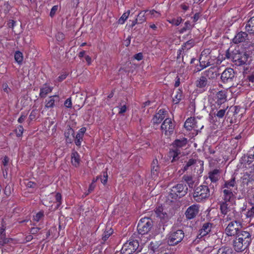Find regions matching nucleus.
Segmentation results:
<instances>
[{
	"mask_svg": "<svg viewBox=\"0 0 254 254\" xmlns=\"http://www.w3.org/2000/svg\"><path fill=\"white\" fill-rule=\"evenodd\" d=\"M251 234L247 231L241 230L236 235L233 246L237 252H242L248 248L252 242Z\"/></svg>",
	"mask_w": 254,
	"mask_h": 254,
	"instance_id": "1",
	"label": "nucleus"
},
{
	"mask_svg": "<svg viewBox=\"0 0 254 254\" xmlns=\"http://www.w3.org/2000/svg\"><path fill=\"white\" fill-rule=\"evenodd\" d=\"M141 250L142 247L139 245L138 241L136 240H129L123 246L121 253L123 254H132L134 252L138 253Z\"/></svg>",
	"mask_w": 254,
	"mask_h": 254,
	"instance_id": "2",
	"label": "nucleus"
},
{
	"mask_svg": "<svg viewBox=\"0 0 254 254\" xmlns=\"http://www.w3.org/2000/svg\"><path fill=\"white\" fill-rule=\"evenodd\" d=\"M235 78V73L233 69L231 68H226L221 75V81L224 86L223 88L228 89L231 87Z\"/></svg>",
	"mask_w": 254,
	"mask_h": 254,
	"instance_id": "3",
	"label": "nucleus"
},
{
	"mask_svg": "<svg viewBox=\"0 0 254 254\" xmlns=\"http://www.w3.org/2000/svg\"><path fill=\"white\" fill-rule=\"evenodd\" d=\"M214 60H217V62L218 61L216 58H212L210 49H204L201 52L199 58L200 66L201 67V69L214 64L215 63Z\"/></svg>",
	"mask_w": 254,
	"mask_h": 254,
	"instance_id": "4",
	"label": "nucleus"
},
{
	"mask_svg": "<svg viewBox=\"0 0 254 254\" xmlns=\"http://www.w3.org/2000/svg\"><path fill=\"white\" fill-rule=\"evenodd\" d=\"M210 195V190L207 186L201 185L194 190L193 196L197 202H200L206 199Z\"/></svg>",
	"mask_w": 254,
	"mask_h": 254,
	"instance_id": "5",
	"label": "nucleus"
},
{
	"mask_svg": "<svg viewBox=\"0 0 254 254\" xmlns=\"http://www.w3.org/2000/svg\"><path fill=\"white\" fill-rule=\"evenodd\" d=\"M188 188L182 184H178L172 187L168 195L169 198L176 199L178 197H181L187 194Z\"/></svg>",
	"mask_w": 254,
	"mask_h": 254,
	"instance_id": "6",
	"label": "nucleus"
},
{
	"mask_svg": "<svg viewBox=\"0 0 254 254\" xmlns=\"http://www.w3.org/2000/svg\"><path fill=\"white\" fill-rule=\"evenodd\" d=\"M153 226L152 220L147 217L141 218L137 225V231L140 234H147Z\"/></svg>",
	"mask_w": 254,
	"mask_h": 254,
	"instance_id": "7",
	"label": "nucleus"
},
{
	"mask_svg": "<svg viewBox=\"0 0 254 254\" xmlns=\"http://www.w3.org/2000/svg\"><path fill=\"white\" fill-rule=\"evenodd\" d=\"M184 237V233L181 230H172L169 234L168 243L170 246H174L181 242Z\"/></svg>",
	"mask_w": 254,
	"mask_h": 254,
	"instance_id": "8",
	"label": "nucleus"
},
{
	"mask_svg": "<svg viewBox=\"0 0 254 254\" xmlns=\"http://www.w3.org/2000/svg\"><path fill=\"white\" fill-rule=\"evenodd\" d=\"M240 225L237 221L231 222L226 227L225 232L229 236H236L241 231Z\"/></svg>",
	"mask_w": 254,
	"mask_h": 254,
	"instance_id": "9",
	"label": "nucleus"
},
{
	"mask_svg": "<svg viewBox=\"0 0 254 254\" xmlns=\"http://www.w3.org/2000/svg\"><path fill=\"white\" fill-rule=\"evenodd\" d=\"M249 56L246 54H241L240 53L235 54L233 57V61L237 66L245 65L249 64L248 61Z\"/></svg>",
	"mask_w": 254,
	"mask_h": 254,
	"instance_id": "10",
	"label": "nucleus"
},
{
	"mask_svg": "<svg viewBox=\"0 0 254 254\" xmlns=\"http://www.w3.org/2000/svg\"><path fill=\"white\" fill-rule=\"evenodd\" d=\"M161 129L167 135L172 134L175 128V124L171 119L167 118L165 120L161 125Z\"/></svg>",
	"mask_w": 254,
	"mask_h": 254,
	"instance_id": "11",
	"label": "nucleus"
},
{
	"mask_svg": "<svg viewBox=\"0 0 254 254\" xmlns=\"http://www.w3.org/2000/svg\"><path fill=\"white\" fill-rule=\"evenodd\" d=\"M184 127L188 130L194 129L196 131L201 129L203 127V125L201 126L198 125L197 121L194 118H188L184 124Z\"/></svg>",
	"mask_w": 254,
	"mask_h": 254,
	"instance_id": "12",
	"label": "nucleus"
},
{
	"mask_svg": "<svg viewBox=\"0 0 254 254\" xmlns=\"http://www.w3.org/2000/svg\"><path fill=\"white\" fill-rule=\"evenodd\" d=\"M210 82L203 75L197 78L195 81V84L196 87L201 91H205L207 90Z\"/></svg>",
	"mask_w": 254,
	"mask_h": 254,
	"instance_id": "13",
	"label": "nucleus"
},
{
	"mask_svg": "<svg viewBox=\"0 0 254 254\" xmlns=\"http://www.w3.org/2000/svg\"><path fill=\"white\" fill-rule=\"evenodd\" d=\"M199 207L197 205L193 204L188 207L185 212L186 217L188 219L194 218L198 213Z\"/></svg>",
	"mask_w": 254,
	"mask_h": 254,
	"instance_id": "14",
	"label": "nucleus"
},
{
	"mask_svg": "<svg viewBox=\"0 0 254 254\" xmlns=\"http://www.w3.org/2000/svg\"><path fill=\"white\" fill-rule=\"evenodd\" d=\"M201 74L208 80L215 79L218 75L217 69L215 67H210L202 72Z\"/></svg>",
	"mask_w": 254,
	"mask_h": 254,
	"instance_id": "15",
	"label": "nucleus"
},
{
	"mask_svg": "<svg viewBox=\"0 0 254 254\" xmlns=\"http://www.w3.org/2000/svg\"><path fill=\"white\" fill-rule=\"evenodd\" d=\"M212 227V224L209 223H205L202 226V228L199 231V234L197 236L198 239H201L207 235L210 231Z\"/></svg>",
	"mask_w": 254,
	"mask_h": 254,
	"instance_id": "16",
	"label": "nucleus"
},
{
	"mask_svg": "<svg viewBox=\"0 0 254 254\" xmlns=\"http://www.w3.org/2000/svg\"><path fill=\"white\" fill-rule=\"evenodd\" d=\"M155 213L157 216L162 221H166L169 219L168 213L161 206H159L155 208Z\"/></svg>",
	"mask_w": 254,
	"mask_h": 254,
	"instance_id": "17",
	"label": "nucleus"
},
{
	"mask_svg": "<svg viewBox=\"0 0 254 254\" xmlns=\"http://www.w3.org/2000/svg\"><path fill=\"white\" fill-rule=\"evenodd\" d=\"M60 101V97L57 95L50 96L48 100L46 101L45 107L52 108L54 107L55 103Z\"/></svg>",
	"mask_w": 254,
	"mask_h": 254,
	"instance_id": "18",
	"label": "nucleus"
},
{
	"mask_svg": "<svg viewBox=\"0 0 254 254\" xmlns=\"http://www.w3.org/2000/svg\"><path fill=\"white\" fill-rule=\"evenodd\" d=\"M223 189L227 190H232L235 191L237 189V186L235 181V178H233L229 181H226L223 187Z\"/></svg>",
	"mask_w": 254,
	"mask_h": 254,
	"instance_id": "19",
	"label": "nucleus"
},
{
	"mask_svg": "<svg viewBox=\"0 0 254 254\" xmlns=\"http://www.w3.org/2000/svg\"><path fill=\"white\" fill-rule=\"evenodd\" d=\"M64 136L67 143H72L74 139V131L73 129L69 127L65 131Z\"/></svg>",
	"mask_w": 254,
	"mask_h": 254,
	"instance_id": "20",
	"label": "nucleus"
},
{
	"mask_svg": "<svg viewBox=\"0 0 254 254\" xmlns=\"http://www.w3.org/2000/svg\"><path fill=\"white\" fill-rule=\"evenodd\" d=\"M151 175L153 178H155L158 176L159 172V166L158 165V162L156 159L153 160L151 168Z\"/></svg>",
	"mask_w": 254,
	"mask_h": 254,
	"instance_id": "21",
	"label": "nucleus"
},
{
	"mask_svg": "<svg viewBox=\"0 0 254 254\" xmlns=\"http://www.w3.org/2000/svg\"><path fill=\"white\" fill-rule=\"evenodd\" d=\"M248 34L244 32H240L238 33L233 38V42L235 44L241 43L245 41L247 39Z\"/></svg>",
	"mask_w": 254,
	"mask_h": 254,
	"instance_id": "22",
	"label": "nucleus"
},
{
	"mask_svg": "<svg viewBox=\"0 0 254 254\" xmlns=\"http://www.w3.org/2000/svg\"><path fill=\"white\" fill-rule=\"evenodd\" d=\"M165 111L164 110H160L157 113H156L152 121L153 124H158L164 119V114Z\"/></svg>",
	"mask_w": 254,
	"mask_h": 254,
	"instance_id": "23",
	"label": "nucleus"
},
{
	"mask_svg": "<svg viewBox=\"0 0 254 254\" xmlns=\"http://www.w3.org/2000/svg\"><path fill=\"white\" fill-rule=\"evenodd\" d=\"M53 87L48 85L47 84H45L40 88V97L41 98H45L47 95L52 92Z\"/></svg>",
	"mask_w": 254,
	"mask_h": 254,
	"instance_id": "24",
	"label": "nucleus"
},
{
	"mask_svg": "<svg viewBox=\"0 0 254 254\" xmlns=\"http://www.w3.org/2000/svg\"><path fill=\"white\" fill-rule=\"evenodd\" d=\"M216 98L217 99L216 104H217L218 106H219L224 103L226 100L225 92L224 91H220L217 92L216 95Z\"/></svg>",
	"mask_w": 254,
	"mask_h": 254,
	"instance_id": "25",
	"label": "nucleus"
},
{
	"mask_svg": "<svg viewBox=\"0 0 254 254\" xmlns=\"http://www.w3.org/2000/svg\"><path fill=\"white\" fill-rule=\"evenodd\" d=\"M232 205V202L224 201L220 205V209L221 212L224 214H227L231 210V206Z\"/></svg>",
	"mask_w": 254,
	"mask_h": 254,
	"instance_id": "26",
	"label": "nucleus"
},
{
	"mask_svg": "<svg viewBox=\"0 0 254 254\" xmlns=\"http://www.w3.org/2000/svg\"><path fill=\"white\" fill-rule=\"evenodd\" d=\"M235 191L232 190H227L224 189L223 192V199L225 201L232 202L231 200L233 199L234 194Z\"/></svg>",
	"mask_w": 254,
	"mask_h": 254,
	"instance_id": "27",
	"label": "nucleus"
},
{
	"mask_svg": "<svg viewBox=\"0 0 254 254\" xmlns=\"http://www.w3.org/2000/svg\"><path fill=\"white\" fill-rule=\"evenodd\" d=\"M71 162L72 164L75 167L79 165L80 162V156L77 152L74 151L71 153Z\"/></svg>",
	"mask_w": 254,
	"mask_h": 254,
	"instance_id": "28",
	"label": "nucleus"
},
{
	"mask_svg": "<svg viewBox=\"0 0 254 254\" xmlns=\"http://www.w3.org/2000/svg\"><path fill=\"white\" fill-rule=\"evenodd\" d=\"M219 171L217 169H214L209 173V178L213 183L216 182L220 178Z\"/></svg>",
	"mask_w": 254,
	"mask_h": 254,
	"instance_id": "29",
	"label": "nucleus"
},
{
	"mask_svg": "<svg viewBox=\"0 0 254 254\" xmlns=\"http://www.w3.org/2000/svg\"><path fill=\"white\" fill-rule=\"evenodd\" d=\"M197 161L193 159H190L189 160V161L187 162L186 165L184 167L183 171H187L190 167H192V166H194L197 163ZM198 163L199 164L200 167L201 168L203 166V163H201L200 161H198Z\"/></svg>",
	"mask_w": 254,
	"mask_h": 254,
	"instance_id": "30",
	"label": "nucleus"
},
{
	"mask_svg": "<svg viewBox=\"0 0 254 254\" xmlns=\"http://www.w3.org/2000/svg\"><path fill=\"white\" fill-rule=\"evenodd\" d=\"M245 28L247 32L251 34H254V16L248 21Z\"/></svg>",
	"mask_w": 254,
	"mask_h": 254,
	"instance_id": "31",
	"label": "nucleus"
},
{
	"mask_svg": "<svg viewBox=\"0 0 254 254\" xmlns=\"http://www.w3.org/2000/svg\"><path fill=\"white\" fill-rule=\"evenodd\" d=\"M181 152L178 148L172 150H170L169 153V156L170 157H172V162L177 160L179 158V155L180 154Z\"/></svg>",
	"mask_w": 254,
	"mask_h": 254,
	"instance_id": "32",
	"label": "nucleus"
},
{
	"mask_svg": "<svg viewBox=\"0 0 254 254\" xmlns=\"http://www.w3.org/2000/svg\"><path fill=\"white\" fill-rule=\"evenodd\" d=\"M187 143V140L185 138L178 139L174 141V146L177 147H182L185 146Z\"/></svg>",
	"mask_w": 254,
	"mask_h": 254,
	"instance_id": "33",
	"label": "nucleus"
},
{
	"mask_svg": "<svg viewBox=\"0 0 254 254\" xmlns=\"http://www.w3.org/2000/svg\"><path fill=\"white\" fill-rule=\"evenodd\" d=\"M183 180L188 185L190 188H193L194 181H193L192 176L185 175L183 177Z\"/></svg>",
	"mask_w": 254,
	"mask_h": 254,
	"instance_id": "34",
	"label": "nucleus"
},
{
	"mask_svg": "<svg viewBox=\"0 0 254 254\" xmlns=\"http://www.w3.org/2000/svg\"><path fill=\"white\" fill-rule=\"evenodd\" d=\"M232 250L229 247H222L217 251V254H232Z\"/></svg>",
	"mask_w": 254,
	"mask_h": 254,
	"instance_id": "35",
	"label": "nucleus"
},
{
	"mask_svg": "<svg viewBox=\"0 0 254 254\" xmlns=\"http://www.w3.org/2000/svg\"><path fill=\"white\" fill-rule=\"evenodd\" d=\"M146 12H148L146 11H140L139 14L137 15L136 19L138 21V23H142L146 20V18L145 16V14Z\"/></svg>",
	"mask_w": 254,
	"mask_h": 254,
	"instance_id": "36",
	"label": "nucleus"
},
{
	"mask_svg": "<svg viewBox=\"0 0 254 254\" xmlns=\"http://www.w3.org/2000/svg\"><path fill=\"white\" fill-rule=\"evenodd\" d=\"M194 25H191L189 21H187L185 23L184 27L180 30V32L181 33H183L188 30L191 29L194 27Z\"/></svg>",
	"mask_w": 254,
	"mask_h": 254,
	"instance_id": "37",
	"label": "nucleus"
},
{
	"mask_svg": "<svg viewBox=\"0 0 254 254\" xmlns=\"http://www.w3.org/2000/svg\"><path fill=\"white\" fill-rule=\"evenodd\" d=\"M228 107V106L224 107L222 109L218 110L216 113H215V115L219 119L223 118L225 114Z\"/></svg>",
	"mask_w": 254,
	"mask_h": 254,
	"instance_id": "38",
	"label": "nucleus"
},
{
	"mask_svg": "<svg viewBox=\"0 0 254 254\" xmlns=\"http://www.w3.org/2000/svg\"><path fill=\"white\" fill-rule=\"evenodd\" d=\"M182 97V93L181 91H178L176 92V94L174 96V97L173 98V101L174 104H177L181 100Z\"/></svg>",
	"mask_w": 254,
	"mask_h": 254,
	"instance_id": "39",
	"label": "nucleus"
},
{
	"mask_svg": "<svg viewBox=\"0 0 254 254\" xmlns=\"http://www.w3.org/2000/svg\"><path fill=\"white\" fill-rule=\"evenodd\" d=\"M130 11L129 10H127V12L123 13L122 16L119 20V23L123 24L124 23L125 21L127 19Z\"/></svg>",
	"mask_w": 254,
	"mask_h": 254,
	"instance_id": "40",
	"label": "nucleus"
},
{
	"mask_svg": "<svg viewBox=\"0 0 254 254\" xmlns=\"http://www.w3.org/2000/svg\"><path fill=\"white\" fill-rule=\"evenodd\" d=\"M83 135L77 133L76 136H74V141L76 145L80 146L81 145V141L83 140Z\"/></svg>",
	"mask_w": 254,
	"mask_h": 254,
	"instance_id": "41",
	"label": "nucleus"
},
{
	"mask_svg": "<svg viewBox=\"0 0 254 254\" xmlns=\"http://www.w3.org/2000/svg\"><path fill=\"white\" fill-rule=\"evenodd\" d=\"M14 59L18 64L21 63L23 60L22 54L19 51H17L14 54Z\"/></svg>",
	"mask_w": 254,
	"mask_h": 254,
	"instance_id": "42",
	"label": "nucleus"
},
{
	"mask_svg": "<svg viewBox=\"0 0 254 254\" xmlns=\"http://www.w3.org/2000/svg\"><path fill=\"white\" fill-rule=\"evenodd\" d=\"M168 21L175 26H179L182 22L183 19L181 17H178L177 19L168 20Z\"/></svg>",
	"mask_w": 254,
	"mask_h": 254,
	"instance_id": "43",
	"label": "nucleus"
},
{
	"mask_svg": "<svg viewBox=\"0 0 254 254\" xmlns=\"http://www.w3.org/2000/svg\"><path fill=\"white\" fill-rule=\"evenodd\" d=\"M11 240L7 239L5 238V234H0V245H4L5 244L8 243Z\"/></svg>",
	"mask_w": 254,
	"mask_h": 254,
	"instance_id": "44",
	"label": "nucleus"
},
{
	"mask_svg": "<svg viewBox=\"0 0 254 254\" xmlns=\"http://www.w3.org/2000/svg\"><path fill=\"white\" fill-rule=\"evenodd\" d=\"M113 232V231L111 228H110L109 230L105 231L103 235L102 240L104 241H106L112 234Z\"/></svg>",
	"mask_w": 254,
	"mask_h": 254,
	"instance_id": "45",
	"label": "nucleus"
},
{
	"mask_svg": "<svg viewBox=\"0 0 254 254\" xmlns=\"http://www.w3.org/2000/svg\"><path fill=\"white\" fill-rule=\"evenodd\" d=\"M194 45V41L192 39L187 41L183 46L184 50H189Z\"/></svg>",
	"mask_w": 254,
	"mask_h": 254,
	"instance_id": "46",
	"label": "nucleus"
},
{
	"mask_svg": "<svg viewBox=\"0 0 254 254\" xmlns=\"http://www.w3.org/2000/svg\"><path fill=\"white\" fill-rule=\"evenodd\" d=\"M235 216L234 212L231 210L227 214H224V219L227 221L233 220Z\"/></svg>",
	"mask_w": 254,
	"mask_h": 254,
	"instance_id": "47",
	"label": "nucleus"
},
{
	"mask_svg": "<svg viewBox=\"0 0 254 254\" xmlns=\"http://www.w3.org/2000/svg\"><path fill=\"white\" fill-rule=\"evenodd\" d=\"M151 15V18H158L161 16V13L154 9L146 10Z\"/></svg>",
	"mask_w": 254,
	"mask_h": 254,
	"instance_id": "48",
	"label": "nucleus"
},
{
	"mask_svg": "<svg viewBox=\"0 0 254 254\" xmlns=\"http://www.w3.org/2000/svg\"><path fill=\"white\" fill-rule=\"evenodd\" d=\"M99 179L101 180V183L105 185L108 180V174L107 172H103V174L100 177L99 176Z\"/></svg>",
	"mask_w": 254,
	"mask_h": 254,
	"instance_id": "49",
	"label": "nucleus"
},
{
	"mask_svg": "<svg viewBox=\"0 0 254 254\" xmlns=\"http://www.w3.org/2000/svg\"><path fill=\"white\" fill-rule=\"evenodd\" d=\"M57 205L56 206V208H58L62 204V196L61 194L59 193H57L55 196Z\"/></svg>",
	"mask_w": 254,
	"mask_h": 254,
	"instance_id": "50",
	"label": "nucleus"
},
{
	"mask_svg": "<svg viewBox=\"0 0 254 254\" xmlns=\"http://www.w3.org/2000/svg\"><path fill=\"white\" fill-rule=\"evenodd\" d=\"M12 189L11 186L9 185H7L5 187L4 192L6 196H8L10 195Z\"/></svg>",
	"mask_w": 254,
	"mask_h": 254,
	"instance_id": "51",
	"label": "nucleus"
},
{
	"mask_svg": "<svg viewBox=\"0 0 254 254\" xmlns=\"http://www.w3.org/2000/svg\"><path fill=\"white\" fill-rule=\"evenodd\" d=\"M246 216L247 218H251L254 216V206H253L250 210L247 212Z\"/></svg>",
	"mask_w": 254,
	"mask_h": 254,
	"instance_id": "52",
	"label": "nucleus"
},
{
	"mask_svg": "<svg viewBox=\"0 0 254 254\" xmlns=\"http://www.w3.org/2000/svg\"><path fill=\"white\" fill-rule=\"evenodd\" d=\"M44 216L43 213L39 212L36 215L33 216V220L36 222H38Z\"/></svg>",
	"mask_w": 254,
	"mask_h": 254,
	"instance_id": "53",
	"label": "nucleus"
},
{
	"mask_svg": "<svg viewBox=\"0 0 254 254\" xmlns=\"http://www.w3.org/2000/svg\"><path fill=\"white\" fill-rule=\"evenodd\" d=\"M119 108L120 109L119 113L120 114L124 113L127 110V106L125 104L122 105V103H121L120 105L119 106Z\"/></svg>",
	"mask_w": 254,
	"mask_h": 254,
	"instance_id": "54",
	"label": "nucleus"
},
{
	"mask_svg": "<svg viewBox=\"0 0 254 254\" xmlns=\"http://www.w3.org/2000/svg\"><path fill=\"white\" fill-rule=\"evenodd\" d=\"M64 105L67 108H71L72 107V102L70 98L67 99L64 103Z\"/></svg>",
	"mask_w": 254,
	"mask_h": 254,
	"instance_id": "55",
	"label": "nucleus"
},
{
	"mask_svg": "<svg viewBox=\"0 0 254 254\" xmlns=\"http://www.w3.org/2000/svg\"><path fill=\"white\" fill-rule=\"evenodd\" d=\"M24 129L22 126H19L18 128L16 129V133L17 136H20L22 135Z\"/></svg>",
	"mask_w": 254,
	"mask_h": 254,
	"instance_id": "56",
	"label": "nucleus"
},
{
	"mask_svg": "<svg viewBox=\"0 0 254 254\" xmlns=\"http://www.w3.org/2000/svg\"><path fill=\"white\" fill-rule=\"evenodd\" d=\"M58 9V5H54V6H53V7L52 8V9L51 10L50 13V15L51 16V17H52L55 15Z\"/></svg>",
	"mask_w": 254,
	"mask_h": 254,
	"instance_id": "57",
	"label": "nucleus"
},
{
	"mask_svg": "<svg viewBox=\"0 0 254 254\" xmlns=\"http://www.w3.org/2000/svg\"><path fill=\"white\" fill-rule=\"evenodd\" d=\"M26 117H27V115L22 113L20 117L18 119V123H23L25 121V119L26 118Z\"/></svg>",
	"mask_w": 254,
	"mask_h": 254,
	"instance_id": "58",
	"label": "nucleus"
},
{
	"mask_svg": "<svg viewBox=\"0 0 254 254\" xmlns=\"http://www.w3.org/2000/svg\"><path fill=\"white\" fill-rule=\"evenodd\" d=\"M66 76H67L66 73H63L58 77L57 81L58 82H61L63 80H64V79H65Z\"/></svg>",
	"mask_w": 254,
	"mask_h": 254,
	"instance_id": "59",
	"label": "nucleus"
},
{
	"mask_svg": "<svg viewBox=\"0 0 254 254\" xmlns=\"http://www.w3.org/2000/svg\"><path fill=\"white\" fill-rule=\"evenodd\" d=\"M2 88L3 91L7 93H8L10 91V89L8 87V86L6 83H4L2 84Z\"/></svg>",
	"mask_w": 254,
	"mask_h": 254,
	"instance_id": "60",
	"label": "nucleus"
},
{
	"mask_svg": "<svg viewBox=\"0 0 254 254\" xmlns=\"http://www.w3.org/2000/svg\"><path fill=\"white\" fill-rule=\"evenodd\" d=\"M40 229L38 227H33V228H31V229L30 230V233H31V234H33V235L36 234L39 232Z\"/></svg>",
	"mask_w": 254,
	"mask_h": 254,
	"instance_id": "61",
	"label": "nucleus"
},
{
	"mask_svg": "<svg viewBox=\"0 0 254 254\" xmlns=\"http://www.w3.org/2000/svg\"><path fill=\"white\" fill-rule=\"evenodd\" d=\"M143 58L142 54L141 53H138L134 56V59L137 61H140Z\"/></svg>",
	"mask_w": 254,
	"mask_h": 254,
	"instance_id": "62",
	"label": "nucleus"
},
{
	"mask_svg": "<svg viewBox=\"0 0 254 254\" xmlns=\"http://www.w3.org/2000/svg\"><path fill=\"white\" fill-rule=\"evenodd\" d=\"M200 14L199 13H196L194 16H193V22L194 23L196 22L199 18Z\"/></svg>",
	"mask_w": 254,
	"mask_h": 254,
	"instance_id": "63",
	"label": "nucleus"
},
{
	"mask_svg": "<svg viewBox=\"0 0 254 254\" xmlns=\"http://www.w3.org/2000/svg\"><path fill=\"white\" fill-rule=\"evenodd\" d=\"M9 27L13 28L15 25V21L13 20H10L8 23Z\"/></svg>",
	"mask_w": 254,
	"mask_h": 254,
	"instance_id": "64",
	"label": "nucleus"
}]
</instances>
